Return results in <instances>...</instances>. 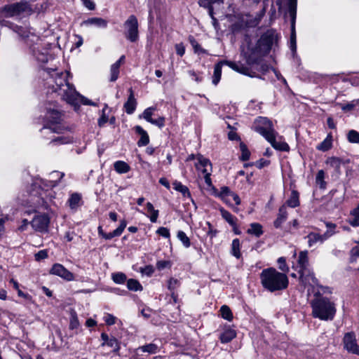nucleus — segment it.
Returning <instances> with one entry per match:
<instances>
[{
  "mask_svg": "<svg viewBox=\"0 0 359 359\" xmlns=\"http://www.w3.org/2000/svg\"><path fill=\"white\" fill-rule=\"evenodd\" d=\"M130 95L128 96L127 102L124 104V108L126 110V112L128 114H132L135 109L137 105L136 100L134 97L133 91L132 88L129 89Z\"/></svg>",
  "mask_w": 359,
  "mask_h": 359,
  "instance_id": "a878e982",
  "label": "nucleus"
},
{
  "mask_svg": "<svg viewBox=\"0 0 359 359\" xmlns=\"http://www.w3.org/2000/svg\"><path fill=\"white\" fill-rule=\"evenodd\" d=\"M247 233L259 238L264 233L262 226L259 223H252L250 225V228L247 230Z\"/></svg>",
  "mask_w": 359,
  "mask_h": 359,
  "instance_id": "c756f323",
  "label": "nucleus"
},
{
  "mask_svg": "<svg viewBox=\"0 0 359 359\" xmlns=\"http://www.w3.org/2000/svg\"><path fill=\"white\" fill-rule=\"evenodd\" d=\"M79 325V319H78L76 312L75 311L71 312L69 328L71 330H74V329L78 328Z\"/></svg>",
  "mask_w": 359,
  "mask_h": 359,
  "instance_id": "09e8293b",
  "label": "nucleus"
},
{
  "mask_svg": "<svg viewBox=\"0 0 359 359\" xmlns=\"http://www.w3.org/2000/svg\"><path fill=\"white\" fill-rule=\"evenodd\" d=\"M260 280L263 287L271 292L284 290L288 285L287 276L274 268L264 269L260 273Z\"/></svg>",
  "mask_w": 359,
  "mask_h": 359,
  "instance_id": "7ed1b4c3",
  "label": "nucleus"
},
{
  "mask_svg": "<svg viewBox=\"0 0 359 359\" xmlns=\"http://www.w3.org/2000/svg\"><path fill=\"white\" fill-rule=\"evenodd\" d=\"M146 206L147 211L149 212V217L150 221L153 223L156 222L158 217V210H155L154 205L150 202H148Z\"/></svg>",
  "mask_w": 359,
  "mask_h": 359,
  "instance_id": "4c0bfd02",
  "label": "nucleus"
},
{
  "mask_svg": "<svg viewBox=\"0 0 359 359\" xmlns=\"http://www.w3.org/2000/svg\"><path fill=\"white\" fill-rule=\"evenodd\" d=\"M82 24L86 27H95L97 28L104 29L108 25L107 20L102 18H90L87 20H84Z\"/></svg>",
  "mask_w": 359,
  "mask_h": 359,
  "instance_id": "4be33fe9",
  "label": "nucleus"
},
{
  "mask_svg": "<svg viewBox=\"0 0 359 359\" xmlns=\"http://www.w3.org/2000/svg\"><path fill=\"white\" fill-rule=\"evenodd\" d=\"M62 112L55 104L52 107L51 104L46 107L45 118L47 123L45 124L43 130H48L50 133H59L60 128L57 126L62 121Z\"/></svg>",
  "mask_w": 359,
  "mask_h": 359,
  "instance_id": "423d86ee",
  "label": "nucleus"
},
{
  "mask_svg": "<svg viewBox=\"0 0 359 359\" xmlns=\"http://www.w3.org/2000/svg\"><path fill=\"white\" fill-rule=\"evenodd\" d=\"M189 41L191 43V46L194 48V50L196 53L198 54H205L206 53V50L201 47L200 44L198 41L194 39V36H189Z\"/></svg>",
  "mask_w": 359,
  "mask_h": 359,
  "instance_id": "58836bf2",
  "label": "nucleus"
},
{
  "mask_svg": "<svg viewBox=\"0 0 359 359\" xmlns=\"http://www.w3.org/2000/svg\"><path fill=\"white\" fill-rule=\"evenodd\" d=\"M177 237L186 248L191 246L190 239L183 231H178Z\"/></svg>",
  "mask_w": 359,
  "mask_h": 359,
  "instance_id": "79ce46f5",
  "label": "nucleus"
},
{
  "mask_svg": "<svg viewBox=\"0 0 359 359\" xmlns=\"http://www.w3.org/2000/svg\"><path fill=\"white\" fill-rule=\"evenodd\" d=\"M123 27L125 37L130 42H136L139 39V24L137 17L130 15L125 21Z\"/></svg>",
  "mask_w": 359,
  "mask_h": 359,
  "instance_id": "6e6552de",
  "label": "nucleus"
},
{
  "mask_svg": "<svg viewBox=\"0 0 359 359\" xmlns=\"http://www.w3.org/2000/svg\"><path fill=\"white\" fill-rule=\"evenodd\" d=\"M327 163L334 168H339L341 165V160L337 157H332L327 160Z\"/></svg>",
  "mask_w": 359,
  "mask_h": 359,
  "instance_id": "052dcab7",
  "label": "nucleus"
},
{
  "mask_svg": "<svg viewBox=\"0 0 359 359\" xmlns=\"http://www.w3.org/2000/svg\"><path fill=\"white\" fill-rule=\"evenodd\" d=\"M223 65H226L229 66L230 68H231L232 69H233L239 73L252 76V75L250 74V69L249 67H248L247 65H245L241 62L223 60V61H220L219 62L216 64L215 66L214 74H213V76H212V83L215 86L217 85L221 79L222 67Z\"/></svg>",
  "mask_w": 359,
  "mask_h": 359,
  "instance_id": "0eeeda50",
  "label": "nucleus"
},
{
  "mask_svg": "<svg viewBox=\"0 0 359 359\" xmlns=\"http://www.w3.org/2000/svg\"><path fill=\"white\" fill-rule=\"evenodd\" d=\"M105 346L112 348V351L117 355H119L120 344L115 337H111L110 340L105 344Z\"/></svg>",
  "mask_w": 359,
  "mask_h": 359,
  "instance_id": "c03bdc74",
  "label": "nucleus"
},
{
  "mask_svg": "<svg viewBox=\"0 0 359 359\" xmlns=\"http://www.w3.org/2000/svg\"><path fill=\"white\" fill-rule=\"evenodd\" d=\"M114 168L116 172L125 174L130 171V165L125 161H117L114 163Z\"/></svg>",
  "mask_w": 359,
  "mask_h": 359,
  "instance_id": "7c9ffc66",
  "label": "nucleus"
},
{
  "mask_svg": "<svg viewBox=\"0 0 359 359\" xmlns=\"http://www.w3.org/2000/svg\"><path fill=\"white\" fill-rule=\"evenodd\" d=\"M127 223L126 220H122L120 223V225L118 228H116L115 230H114L112 232L110 233H104L102 230V226L98 227V233L100 236L104 238L106 240H110L114 237H118L121 236L124 231L125 228L126 227Z\"/></svg>",
  "mask_w": 359,
  "mask_h": 359,
  "instance_id": "412c9836",
  "label": "nucleus"
},
{
  "mask_svg": "<svg viewBox=\"0 0 359 359\" xmlns=\"http://www.w3.org/2000/svg\"><path fill=\"white\" fill-rule=\"evenodd\" d=\"M138 350L142 352H147L149 353H156L158 351L157 345L154 344H148L142 346H140Z\"/></svg>",
  "mask_w": 359,
  "mask_h": 359,
  "instance_id": "49530a36",
  "label": "nucleus"
},
{
  "mask_svg": "<svg viewBox=\"0 0 359 359\" xmlns=\"http://www.w3.org/2000/svg\"><path fill=\"white\" fill-rule=\"evenodd\" d=\"M231 191L227 187H222L220 191L217 194V196L223 200L226 203H230L229 196L231 194Z\"/></svg>",
  "mask_w": 359,
  "mask_h": 359,
  "instance_id": "e433bc0d",
  "label": "nucleus"
},
{
  "mask_svg": "<svg viewBox=\"0 0 359 359\" xmlns=\"http://www.w3.org/2000/svg\"><path fill=\"white\" fill-rule=\"evenodd\" d=\"M358 258H359V242L351 250V262H356Z\"/></svg>",
  "mask_w": 359,
  "mask_h": 359,
  "instance_id": "4d7b16f0",
  "label": "nucleus"
},
{
  "mask_svg": "<svg viewBox=\"0 0 359 359\" xmlns=\"http://www.w3.org/2000/svg\"><path fill=\"white\" fill-rule=\"evenodd\" d=\"M68 72H58L57 69H48L44 70L43 76L46 80L45 85L52 92L57 93L61 98L76 109L81 104L95 105L90 100L80 95L74 86L68 81Z\"/></svg>",
  "mask_w": 359,
  "mask_h": 359,
  "instance_id": "f257e3e1",
  "label": "nucleus"
},
{
  "mask_svg": "<svg viewBox=\"0 0 359 359\" xmlns=\"http://www.w3.org/2000/svg\"><path fill=\"white\" fill-rule=\"evenodd\" d=\"M291 18V35H290V48L293 52L296 51V32H295V20L297 13H289Z\"/></svg>",
  "mask_w": 359,
  "mask_h": 359,
  "instance_id": "cd10ccee",
  "label": "nucleus"
},
{
  "mask_svg": "<svg viewBox=\"0 0 359 359\" xmlns=\"http://www.w3.org/2000/svg\"><path fill=\"white\" fill-rule=\"evenodd\" d=\"M81 196L77 193L72 194L68 200L69 207L72 210L76 209L80 205Z\"/></svg>",
  "mask_w": 359,
  "mask_h": 359,
  "instance_id": "c9c22d12",
  "label": "nucleus"
},
{
  "mask_svg": "<svg viewBox=\"0 0 359 359\" xmlns=\"http://www.w3.org/2000/svg\"><path fill=\"white\" fill-rule=\"evenodd\" d=\"M116 318L110 313H107L104 317V320L105 323L108 325H114L116 323Z\"/></svg>",
  "mask_w": 359,
  "mask_h": 359,
  "instance_id": "338daca9",
  "label": "nucleus"
},
{
  "mask_svg": "<svg viewBox=\"0 0 359 359\" xmlns=\"http://www.w3.org/2000/svg\"><path fill=\"white\" fill-rule=\"evenodd\" d=\"M286 204L290 208H296L299 205V193L297 191H292L290 198L286 201Z\"/></svg>",
  "mask_w": 359,
  "mask_h": 359,
  "instance_id": "72a5a7b5",
  "label": "nucleus"
},
{
  "mask_svg": "<svg viewBox=\"0 0 359 359\" xmlns=\"http://www.w3.org/2000/svg\"><path fill=\"white\" fill-rule=\"evenodd\" d=\"M297 263L298 267L299 268V279L302 283L304 284V286H314L317 285L318 280L309 268L308 252L306 250L302 251L299 253Z\"/></svg>",
  "mask_w": 359,
  "mask_h": 359,
  "instance_id": "39448f33",
  "label": "nucleus"
},
{
  "mask_svg": "<svg viewBox=\"0 0 359 359\" xmlns=\"http://www.w3.org/2000/svg\"><path fill=\"white\" fill-rule=\"evenodd\" d=\"M156 108L150 107L144 109L143 113L140 115V118H144L147 122L162 128L165 126V118L163 116H159L158 118H152V115Z\"/></svg>",
  "mask_w": 359,
  "mask_h": 359,
  "instance_id": "9b49d317",
  "label": "nucleus"
},
{
  "mask_svg": "<svg viewBox=\"0 0 359 359\" xmlns=\"http://www.w3.org/2000/svg\"><path fill=\"white\" fill-rule=\"evenodd\" d=\"M221 316L224 319L231 321L233 319V314L230 308L226 305H223L220 308Z\"/></svg>",
  "mask_w": 359,
  "mask_h": 359,
  "instance_id": "37998d69",
  "label": "nucleus"
},
{
  "mask_svg": "<svg viewBox=\"0 0 359 359\" xmlns=\"http://www.w3.org/2000/svg\"><path fill=\"white\" fill-rule=\"evenodd\" d=\"M173 189L176 191L180 192L183 196L186 197H190L191 194L188 189V187L184 184H182L180 182L175 181L172 183Z\"/></svg>",
  "mask_w": 359,
  "mask_h": 359,
  "instance_id": "f704fd0d",
  "label": "nucleus"
},
{
  "mask_svg": "<svg viewBox=\"0 0 359 359\" xmlns=\"http://www.w3.org/2000/svg\"><path fill=\"white\" fill-rule=\"evenodd\" d=\"M50 273L58 276L63 279L71 281L74 278V274L60 264H55L50 269Z\"/></svg>",
  "mask_w": 359,
  "mask_h": 359,
  "instance_id": "2eb2a0df",
  "label": "nucleus"
},
{
  "mask_svg": "<svg viewBox=\"0 0 359 359\" xmlns=\"http://www.w3.org/2000/svg\"><path fill=\"white\" fill-rule=\"evenodd\" d=\"M29 10V6L25 0L20 2L8 4L1 8V12L7 18L20 15Z\"/></svg>",
  "mask_w": 359,
  "mask_h": 359,
  "instance_id": "1a4fd4ad",
  "label": "nucleus"
},
{
  "mask_svg": "<svg viewBox=\"0 0 359 359\" xmlns=\"http://www.w3.org/2000/svg\"><path fill=\"white\" fill-rule=\"evenodd\" d=\"M236 337V331L230 327L226 328L219 336V339L222 343L226 344L230 342Z\"/></svg>",
  "mask_w": 359,
  "mask_h": 359,
  "instance_id": "c85d7f7f",
  "label": "nucleus"
},
{
  "mask_svg": "<svg viewBox=\"0 0 359 359\" xmlns=\"http://www.w3.org/2000/svg\"><path fill=\"white\" fill-rule=\"evenodd\" d=\"M287 218V207L285 205H282L278 210V214L276 219L273 222V225L276 229L281 226Z\"/></svg>",
  "mask_w": 359,
  "mask_h": 359,
  "instance_id": "bb28decb",
  "label": "nucleus"
},
{
  "mask_svg": "<svg viewBox=\"0 0 359 359\" xmlns=\"http://www.w3.org/2000/svg\"><path fill=\"white\" fill-rule=\"evenodd\" d=\"M196 159L197 162L195 165L198 171L202 172L203 175L212 172V163L209 159L201 154L197 155Z\"/></svg>",
  "mask_w": 359,
  "mask_h": 359,
  "instance_id": "a211bd4d",
  "label": "nucleus"
},
{
  "mask_svg": "<svg viewBox=\"0 0 359 359\" xmlns=\"http://www.w3.org/2000/svg\"><path fill=\"white\" fill-rule=\"evenodd\" d=\"M196 159L197 162L195 165L198 171L202 172L203 175L212 172V163L209 159L201 154L197 155Z\"/></svg>",
  "mask_w": 359,
  "mask_h": 359,
  "instance_id": "f3484780",
  "label": "nucleus"
},
{
  "mask_svg": "<svg viewBox=\"0 0 359 359\" xmlns=\"http://www.w3.org/2000/svg\"><path fill=\"white\" fill-rule=\"evenodd\" d=\"M320 291L316 293V298L311 302L312 315L322 320H331L336 313L335 305L328 298L319 295Z\"/></svg>",
  "mask_w": 359,
  "mask_h": 359,
  "instance_id": "20e7f679",
  "label": "nucleus"
},
{
  "mask_svg": "<svg viewBox=\"0 0 359 359\" xmlns=\"http://www.w3.org/2000/svg\"><path fill=\"white\" fill-rule=\"evenodd\" d=\"M231 254L238 259L240 258L241 256V253L240 251V241L238 238H235L232 241Z\"/></svg>",
  "mask_w": 359,
  "mask_h": 359,
  "instance_id": "a19ab883",
  "label": "nucleus"
},
{
  "mask_svg": "<svg viewBox=\"0 0 359 359\" xmlns=\"http://www.w3.org/2000/svg\"><path fill=\"white\" fill-rule=\"evenodd\" d=\"M156 233L166 238L170 236L169 229L166 227H159L156 231Z\"/></svg>",
  "mask_w": 359,
  "mask_h": 359,
  "instance_id": "e2e57ef3",
  "label": "nucleus"
},
{
  "mask_svg": "<svg viewBox=\"0 0 359 359\" xmlns=\"http://www.w3.org/2000/svg\"><path fill=\"white\" fill-rule=\"evenodd\" d=\"M110 72H111V77H110V81L111 82H114L115 81L117 80V79L118 78V75H119V69L118 68H116V66L114 67V66H111V69H110Z\"/></svg>",
  "mask_w": 359,
  "mask_h": 359,
  "instance_id": "bf43d9fd",
  "label": "nucleus"
},
{
  "mask_svg": "<svg viewBox=\"0 0 359 359\" xmlns=\"http://www.w3.org/2000/svg\"><path fill=\"white\" fill-rule=\"evenodd\" d=\"M171 263L170 261L166 260H161L158 261L156 263V268L159 270H163L165 268L170 267Z\"/></svg>",
  "mask_w": 359,
  "mask_h": 359,
  "instance_id": "680f3d73",
  "label": "nucleus"
},
{
  "mask_svg": "<svg viewBox=\"0 0 359 359\" xmlns=\"http://www.w3.org/2000/svg\"><path fill=\"white\" fill-rule=\"evenodd\" d=\"M189 74L192 78V79L196 81L197 83L201 82L203 80V77L201 75V74H198L194 70L189 71Z\"/></svg>",
  "mask_w": 359,
  "mask_h": 359,
  "instance_id": "774afa93",
  "label": "nucleus"
},
{
  "mask_svg": "<svg viewBox=\"0 0 359 359\" xmlns=\"http://www.w3.org/2000/svg\"><path fill=\"white\" fill-rule=\"evenodd\" d=\"M108 121H109V117L106 114L105 109H102V115H101V116L99 118V119L97 121L98 126L100 127H103L104 126V124L106 123H107Z\"/></svg>",
  "mask_w": 359,
  "mask_h": 359,
  "instance_id": "13d9d810",
  "label": "nucleus"
},
{
  "mask_svg": "<svg viewBox=\"0 0 359 359\" xmlns=\"http://www.w3.org/2000/svg\"><path fill=\"white\" fill-rule=\"evenodd\" d=\"M219 211L222 218L232 227H235L237 221L236 217L224 208H220Z\"/></svg>",
  "mask_w": 359,
  "mask_h": 359,
  "instance_id": "2f4dec72",
  "label": "nucleus"
},
{
  "mask_svg": "<svg viewBox=\"0 0 359 359\" xmlns=\"http://www.w3.org/2000/svg\"><path fill=\"white\" fill-rule=\"evenodd\" d=\"M49 222V218L46 215H40L34 217L31 224L36 231L46 232L48 230Z\"/></svg>",
  "mask_w": 359,
  "mask_h": 359,
  "instance_id": "f8f14e48",
  "label": "nucleus"
},
{
  "mask_svg": "<svg viewBox=\"0 0 359 359\" xmlns=\"http://www.w3.org/2000/svg\"><path fill=\"white\" fill-rule=\"evenodd\" d=\"M278 268L283 271V272H287L289 269L286 265L285 259L283 257H279L278 259Z\"/></svg>",
  "mask_w": 359,
  "mask_h": 359,
  "instance_id": "0e129e2a",
  "label": "nucleus"
},
{
  "mask_svg": "<svg viewBox=\"0 0 359 359\" xmlns=\"http://www.w3.org/2000/svg\"><path fill=\"white\" fill-rule=\"evenodd\" d=\"M36 41V43L30 47L33 56L36 58L38 62L45 63L48 61V55L47 50H44L43 51L41 49V44L38 43L40 41L38 36H33Z\"/></svg>",
  "mask_w": 359,
  "mask_h": 359,
  "instance_id": "4468645a",
  "label": "nucleus"
},
{
  "mask_svg": "<svg viewBox=\"0 0 359 359\" xmlns=\"http://www.w3.org/2000/svg\"><path fill=\"white\" fill-rule=\"evenodd\" d=\"M180 283L179 280L174 278H171L168 280V288L170 292H175V289H177L180 286Z\"/></svg>",
  "mask_w": 359,
  "mask_h": 359,
  "instance_id": "5fc2aeb1",
  "label": "nucleus"
},
{
  "mask_svg": "<svg viewBox=\"0 0 359 359\" xmlns=\"http://www.w3.org/2000/svg\"><path fill=\"white\" fill-rule=\"evenodd\" d=\"M134 129L135 133L140 135V138L137 143L138 147L147 145L149 143V137L147 132L140 126H136Z\"/></svg>",
  "mask_w": 359,
  "mask_h": 359,
  "instance_id": "b1692460",
  "label": "nucleus"
},
{
  "mask_svg": "<svg viewBox=\"0 0 359 359\" xmlns=\"http://www.w3.org/2000/svg\"><path fill=\"white\" fill-rule=\"evenodd\" d=\"M307 240L308 246L312 248L317 243H323L325 241L323 234L316 232H311L306 237Z\"/></svg>",
  "mask_w": 359,
  "mask_h": 359,
  "instance_id": "5701e85b",
  "label": "nucleus"
},
{
  "mask_svg": "<svg viewBox=\"0 0 359 359\" xmlns=\"http://www.w3.org/2000/svg\"><path fill=\"white\" fill-rule=\"evenodd\" d=\"M73 138L70 137L60 136L52 140L53 143L68 144L72 142Z\"/></svg>",
  "mask_w": 359,
  "mask_h": 359,
  "instance_id": "6e6d98bb",
  "label": "nucleus"
},
{
  "mask_svg": "<svg viewBox=\"0 0 359 359\" xmlns=\"http://www.w3.org/2000/svg\"><path fill=\"white\" fill-rule=\"evenodd\" d=\"M327 231L323 234L325 240H327L329 238H330L332 236L335 234V229L337 227L335 224L331 223V222H326L325 223Z\"/></svg>",
  "mask_w": 359,
  "mask_h": 359,
  "instance_id": "ea45409f",
  "label": "nucleus"
},
{
  "mask_svg": "<svg viewBox=\"0 0 359 359\" xmlns=\"http://www.w3.org/2000/svg\"><path fill=\"white\" fill-rule=\"evenodd\" d=\"M347 138L348 142L351 143H359V133L351 130L348 133Z\"/></svg>",
  "mask_w": 359,
  "mask_h": 359,
  "instance_id": "3c124183",
  "label": "nucleus"
},
{
  "mask_svg": "<svg viewBox=\"0 0 359 359\" xmlns=\"http://www.w3.org/2000/svg\"><path fill=\"white\" fill-rule=\"evenodd\" d=\"M325 178V172L323 170H320L318 172L316 175V183L319 184L320 188L325 189V182L324 181Z\"/></svg>",
  "mask_w": 359,
  "mask_h": 359,
  "instance_id": "8fccbe9b",
  "label": "nucleus"
},
{
  "mask_svg": "<svg viewBox=\"0 0 359 359\" xmlns=\"http://www.w3.org/2000/svg\"><path fill=\"white\" fill-rule=\"evenodd\" d=\"M112 280L117 284H123L126 280V276L121 272L113 273Z\"/></svg>",
  "mask_w": 359,
  "mask_h": 359,
  "instance_id": "603ef678",
  "label": "nucleus"
},
{
  "mask_svg": "<svg viewBox=\"0 0 359 359\" xmlns=\"http://www.w3.org/2000/svg\"><path fill=\"white\" fill-rule=\"evenodd\" d=\"M278 135L277 132H274L266 140L271 144V146L276 150L288 151L290 150L289 145L282 140V137H278V140H276Z\"/></svg>",
  "mask_w": 359,
  "mask_h": 359,
  "instance_id": "dca6fc26",
  "label": "nucleus"
},
{
  "mask_svg": "<svg viewBox=\"0 0 359 359\" xmlns=\"http://www.w3.org/2000/svg\"><path fill=\"white\" fill-rule=\"evenodd\" d=\"M240 149H241V160L242 161H248L249 158H250V153L249 151V150L248 149L247 147L245 144H244L243 143H241L240 144Z\"/></svg>",
  "mask_w": 359,
  "mask_h": 359,
  "instance_id": "864d4df0",
  "label": "nucleus"
},
{
  "mask_svg": "<svg viewBox=\"0 0 359 359\" xmlns=\"http://www.w3.org/2000/svg\"><path fill=\"white\" fill-rule=\"evenodd\" d=\"M127 287L128 290L133 291H139L142 290L141 284L135 279H129L127 281Z\"/></svg>",
  "mask_w": 359,
  "mask_h": 359,
  "instance_id": "a18cd8bd",
  "label": "nucleus"
},
{
  "mask_svg": "<svg viewBox=\"0 0 359 359\" xmlns=\"http://www.w3.org/2000/svg\"><path fill=\"white\" fill-rule=\"evenodd\" d=\"M344 348L348 351L359 355V346L356 343L355 336L353 332H348L344 337Z\"/></svg>",
  "mask_w": 359,
  "mask_h": 359,
  "instance_id": "ddd939ff",
  "label": "nucleus"
},
{
  "mask_svg": "<svg viewBox=\"0 0 359 359\" xmlns=\"http://www.w3.org/2000/svg\"><path fill=\"white\" fill-rule=\"evenodd\" d=\"M65 176L64 172H60L59 171H53L50 173L51 178L54 180L46 181L43 180H40V183H35L34 184V187H36L38 184L39 186H41V184L44 185L45 187L47 189L48 188H53L57 186L60 181V180Z\"/></svg>",
  "mask_w": 359,
  "mask_h": 359,
  "instance_id": "aec40b11",
  "label": "nucleus"
},
{
  "mask_svg": "<svg viewBox=\"0 0 359 359\" xmlns=\"http://www.w3.org/2000/svg\"><path fill=\"white\" fill-rule=\"evenodd\" d=\"M224 4V0H199L200 6L208 8L209 15H212L214 12V6H220Z\"/></svg>",
  "mask_w": 359,
  "mask_h": 359,
  "instance_id": "393cba45",
  "label": "nucleus"
},
{
  "mask_svg": "<svg viewBox=\"0 0 359 359\" xmlns=\"http://www.w3.org/2000/svg\"><path fill=\"white\" fill-rule=\"evenodd\" d=\"M252 128L265 139L275 132L271 121L266 117H258L255 119Z\"/></svg>",
  "mask_w": 359,
  "mask_h": 359,
  "instance_id": "9d476101",
  "label": "nucleus"
},
{
  "mask_svg": "<svg viewBox=\"0 0 359 359\" xmlns=\"http://www.w3.org/2000/svg\"><path fill=\"white\" fill-rule=\"evenodd\" d=\"M332 136L331 134H328L326 138L316 147V149L320 151H326L332 147Z\"/></svg>",
  "mask_w": 359,
  "mask_h": 359,
  "instance_id": "473e14b6",
  "label": "nucleus"
},
{
  "mask_svg": "<svg viewBox=\"0 0 359 359\" xmlns=\"http://www.w3.org/2000/svg\"><path fill=\"white\" fill-rule=\"evenodd\" d=\"M337 104L341 107L342 111H344L345 112L350 111L353 110L355 106L359 105V99L353 100L351 102L347 103L346 104H340V103H338Z\"/></svg>",
  "mask_w": 359,
  "mask_h": 359,
  "instance_id": "de8ad7c7",
  "label": "nucleus"
},
{
  "mask_svg": "<svg viewBox=\"0 0 359 359\" xmlns=\"http://www.w3.org/2000/svg\"><path fill=\"white\" fill-rule=\"evenodd\" d=\"M278 40V34L274 29H268L257 41L255 47L248 46L247 50H243L244 57L248 66L258 64L260 58L268 54L276 45Z\"/></svg>",
  "mask_w": 359,
  "mask_h": 359,
  "instance_id": "f03ea898",
  "label": "nucleus"
},
{
  "mask_svg": "<svg viewBox=\"0 0 359 359\" xmlns=\"http://www.w3.org/2000/svg\"><path fill=\"white\" fill-rule=\"evenodd\" d=\"M48 190H31L30 196L34 207L37 208L47 203V191Z\"/></svg>",
  "mask_w": 359,
  "mask_h": 359,
  "instance_id": "6ab92c4d",
  "label": "nucleus"
},
{
  "mask_svg": "<svg viewBox=\"0 0 359 359\" xmlns=\"http://www.w3.org/2000/svg\"><path fill=\"white\" fill-rule=\"evenodd\" d=\"M289 13H297V0H287Z\"/></svg>",
  "mask_w": 359,
  "mask_h": 359,
  "instance_id": "69168bd1",
  "label": "nucleus"
}]
</instances>
